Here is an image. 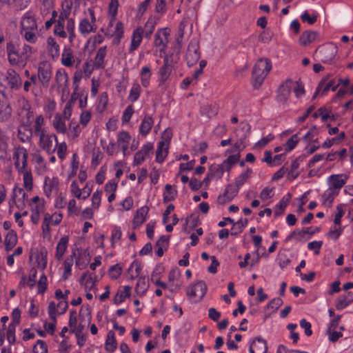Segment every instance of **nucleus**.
Wrapping results in <instances>:
<instances>
[{"mask_svg":"<svg viewBox=\"0 0 353 353\" xmlns=\"http://www.w3.org/2000/svg\"><path fill=\"white\" fill-rule=\"evenodd\" d=\"M173 68V58L171 55H166L164 58L163 65L159 70V81L164 83L169 78Z\"/></svg>","mask_w":353,"mask_h":353,"instance_id":"10","label":"nucleus"},{"mask_svg":"<svg viewBox=\"0 0 353 353\" xmlns=\"http://www.w3.org/2000/svg\"><path fill=\"white\" fill-rule=\"evenodd\" d=\"M21 172L23 174V180L24 187L28 190H31L32 189V186H33L32 175L31 171L26 169L25 171Z\"/></svg>","mask_w":353,"mask_h":353,"instance_id":"50","label":"nucleus"},{"mask_svg":"<svg viewBox=\"0 0 353 353\" xmlns=\"http://www.w3.org/2000/svg\"><path fill=\"white\" fill-rule=\"evenodd\" d=\"M334 330L335 329L327 328V330L329 340L334 343L337 341L343 336L341 332H336Z\"/></svg>","mask_w":353,"mask_h":353,"instance_id":"62","label":"nucleus"},{"mask_svg":"<svg viewBox=\"0 0 353 353\" xmlns=\"http://www.w3.org/2000/svg\"><path fill=\"white\" fill-rule=\"evenodd\" d=\"M353 298L350 296V293L348 295L340 296L336 303V307L337 310H342L347 306L349 304L352 303Z\"/></svg>","mask_w":353,"mask_h":353,"instance_id":"45","label":"nucleus"},{"mask_svg":"<svg viewBox=\"0 0 353 353\" xmlns=\"http://www.w3.org/2000/svg\"><path fill=\"white\" fill-rule=\"evenodd\" d=\"M155 26H156V21L154 19L150 18L147 21V22L145 25V28H144V32H145V36L147 37H150V35L152 34V32L154 30Z\"/></svg>","mask_w":353,"mask_h":353,"instance_id":"55","label":"nucleus"},{"mask_svg":"<svg viewBox=\"0 0 353 353\" xmlns=\"http://www.w3.org/2000/svg\"><path fill=\"white\" fill-rule=\"evenodd\" d=\"M102 192L97 190L94 192L92 196V205L94 209H98L101 200Z\"/></svg>","mask_w":353,"mask_h":353,"instance_id":"63","label":"nucleus"},{"mask_svg":"<svg viewBox=\"0 0 353 353\" xmlns=\"http://www.w3.org/2000/svg\"><path fill=\"white\" fill-rule=\"evenodd\" d=\"M17 325L10 324L6 332V338L9 343L14 344L15 342V329Z\"/></svg>","mask_w":353,"mask_h":353,"instance_id":"60","label":"nucleus"},{"mask_svg":"<svg viewBox=\"0 0 353 353\" xmlns=\"http://www.w3.org/2000/svg\"><path fill=\"white\" fill-rule=\"evenodd\" d=\"M79 251L78 249H73L72 251L71 255L68 257L64 261V272L63 274V277L64 279H66L69 275L71 274V268L74 263V260L76 259V256L77 253L79 254Z\"/></svg>","mask_w":353,"mask_h":353,"instance_id":"23","label":"nucleus"},{"mask_svg":"<svg viewBox=\"0 0 353 353\" xmlns=\"http://www.w3.org/2000/svg\"><path fill=\"white\" fill-rule=\"evenodd\" d=\"M12 117V109L7 99H0V123H6Z\"/></svg>","mask_w":353,"mask_h":353,"instance_id":"14","label":"nucleus"},{"mask_svg":"<svg viewBox=\"0 0 353 353\" xmlns=\"http://www.w3.org/2000/svg\"><path fill=\"white\" fill-rule=\"evenodd\" d=\"M91 21L88 19H83L81 20L79 25V30L80 33L83 36H87L92 32H95L97 30V26L95 25L96 18L94 13L92 10L90 11Z\"/></svg>","mask_w":353,"mask_h":353,"instance_id":"7","label":"nucleus"},{"mask_svg":"<svg viewBox=\"0 0 353 353\" xmlns=\"http://www.w3.org/2000/svg\"><path fill=\"white\" fill-rule=\"evenodd\" d=\"M55 80L59 87L65 88L68 85V76L65 70L59 69L57 71Z\"/></svg>","mask_w":353,"mask_h":353,"instance_id":"33","label":"nucleus"},{"mask_svg":"<svg viewBox=\"0 0 353 353\" xmlns=\"http://www.w3.org/2000/svg\"><path fill=\"white\" fill-rule=\"evenodd\" d=\"M316 52L319 54L322 62L327 64H332L335 61L338 52V48L334 44L328 43L319 48Z\"/></svg>","mask_w":353,"mask_h":353,"instance_id":"3","label":"nucleus"},{"mask_svg":"<svg viewBox=\"0 0 353 353\" xmlns=\"http://www.w3.org/2000/svg\"><path fill=\"white\" fill-rule=\"evenodd\" d=\"M122 272V268L119 265L112 266L109 270V275L112 279H118Z\"/></svg>","mask_w":353,"mask_h":353,"instance_id":"64","label":"nucleus"},{"mask_svg":"<svg viewBox=\"0 0 353 353\" xmlns=\"http://www.w3.org/2000/svg\"><path fill=\"white\" fill-rule=\"evenodd\" d=\"M206 290L205 283L203 281H199L188 290L187 294L191 298H195L200 301L205 294Z\"/></svg>","mask_w":353,"mask_h":353,"instance_id":"12","label":"nucleus"},{"mask_svg":"<svg viewBox=\"0 0 353 353\" xmlns=\"http://www.w3.org/2000/svg\"><path fill=\"white\" fill-rule=\"evenodd\" d=\"M239 190L233 184H228L223 194L217 199L219 204L224 205L231 201L237 194Z\"/></svg>","mask_w":353,"mask_h":353,"instance_id":"15","label":"nucleus"},{"mask_svg":"<svg viewBox=\"0 0 353 353\" xmlns=\"http://www.w3.org/2000/svg\"><path fill=\"white\" fill-rule=\"evenodd\" d=\"M131 288L130 286H125L124 290L121 294H117L114 299L115 304H119L123 302L125 297L129 296L130 294Z\"/></svg>","mask_w":353,"mask_h":353,"instance_id":"54","label":"nucleus"},{"mask_svg":"<svg viewBox=\"0 0 353 353\" xmlns=\"http://www.w3.org/2000/svg\"><path fill=\"white\" fill-rule=\"evenodd\" d=\"M347 177L343 175H332L329 178L330 189L338 192L345 183Z\"/></svg>","mask_w":353,"mask_h":353,"instance_id":"20","label":"nucleus"},{"mask_svg":"<svg viewBox=\"0 0 353 353\" xmlns=\"http://www.w3.org/2000/svg\"><path fill=\"white\" fill-rule=\"evenodd\" d=\"M19 108L18 115L20 117V123L31 124L34 113L28 100L22 97L18 101Z\"/></svg>","mask_w":353,"mask_h":353,"instance_id":"4","label":"nucleus"},{"mask_svg":"<svg viewBox=\"0 0 353 353\" xmlns=\"http://www.w3.org/2000/svg\"><path fill=\"white\" fill-rule=\"evenodd\" d=\"M44 124V118L40 114L38 115L34 121V132L36 136H38L42 133H44V132H47L48 130L43 127Z\"/></svg>","mask_w":353,"mask_h":353,"instance_id":"40","label":"nucleus"},{"mask_svg":"<svg viewBox=\"0 0 353 353\" xmlns=\"http://www.w3.org/2000/svg\"><path fill=\"white\" fill-rule=\"evenodd\" d=\"M291 194H288L286 196H283L282 199L280 201L279 205H277L274 210V214L276 216H280L284 212L285 208L288 205L290 199Z\"/></svg>","mask_w":353,"mask_h":353,"instance_id":"35","label":"nucleus"},{"mask_svg":"<svg viewBox=\"0 0 353 353\" xmlns=\"http://www.w3.org/2000/svg\"><path fill=\"white\" fill-rule=\"evenodd\" d=\"M252 174V169L247 168L245 172L241 173L236 179L235 181V185H234L237 189L243 185L247 180L250 178V175Z\"/></svg>","mask_w":353,"mask_h":353,"instance_id":"43","label":"nucleus"},{"mask_svg":"<svg viewBox=\"0 0 353 353\" xmlns=\"http://www.w3.org/2000/svg\"><path fill=\"white\" fill-rule=\"evenodd\" d=\"M28 153L23 147H18L14 152V165L19 172H23L27 168Z\"/></svg>","mask_w":353,"mask_h":353,"instance_id":"6","label":"nucleus"},{"mask_svg":"<svg viewBox=\"0 0 353 353\" xmlns=\"http://www.w3.org/2000/svg\"><path fill=\"white\" fill-rule=\"evenodd\" d=\"M37 30H30V31H24L21 32V35L23 36L25 39L31 43H35L37 41V36L36 34V32Z\"/></svg>","mask_w":353,"mask_h":353,"instance_id":"59","label":"nucleus"},{"mask_svg":"<svg viewBox=\"0 0 353 353\" xmlns=\"http://www.w3.org/2000/svg\"><path fill=\"white\" fill-rule=\"evenodd\" d=\"M47 43V49L49 54L54 59L59 55V46L56 42L55 39L49 37L46 41Z\"/></svg>","mask_w":353,"mask_h":353,"instance_id":"28","label":"nucleus"},{"mask_svg":"<svg viewBox=\"0 0 353 353\" xmlns=\"http://www.w3.org/2000/svg\"><path fill=\"white\" fill-rule=\"evenodd\" d=\"M20 25V32L37 30V24L35 19L28 14H26L22 17Z\"/></svg>","mask_w":353,"mask_h":353,"instance_id":"19","label":"nucleus"},{"mask_svg":"<svg viewBox=\"0 0 353 353\" xmlns=\"http://www.w3.org/2000/svg\"><path fill=\"white\" fill-rule=\"evenodd\" d=\"M69 238L67 236H64L61 238L59 243H57L56 248L55 257L57 260H61L68 247Z\"/></svg>","mask_w":353,"mask_h":353,"instance_id":"24","label":"nucleus"},{"mask_svg":"<svg viewBox=\"0 0 353 353\" xmlns=\"http://www.w3.org/2000/svg\"><path fill=\"white\" fill-rule=\"evenodd\" d=\"M267 350V342L261 337L256 338L250 346V353H266Z\"/></svg>","mask_w":353,"mask_h":353,"instance_id":"18","label":"nucleus"},{"mask_svg":"<svg viewBox=\"0 0 353 353\" xmlns=\"http://www.w3.org/2000/svg\"><path fill=\"white\" fill-rule=\"evenodd\" d=\"M17 243V235L14 230H10L6 236L4 243L6 250H12Z\"/></svg>","mask_w":353,"mask_h":353,"instance_id":"30","label":"nucleus"},{"mask_svg":"<svg viewBox=\"0 0 353 353\" xmlns=\"http://www.w3.org/2000/svg\"><path fill=\"white\" fill-rule=\"evenodd\" d=\"M130 139V135L125 131L121 132L118 135L117 144L121 148L125 156L127 154Z\"/></svg>","mask_w":353,"mask_h":353,"instance_id":"21","label":"nucleus"},{"mask_svg":"<svg viewBox=\"0 0 353 353\" xmlns=\"http://www.w3.org/2000/svg\"><path fill=\"white\" fill-rule=\"evenodd\" d=\"M185 59L189 66L194 65L199 60V45L196 39H192L189 43Z\"/></svg>","mask_w":353,"mask_h":353,"instance_id":"5","label":"nucleus"},{"mask_svg":"<svg viewBox=\"0 0 353 353\" xmlns=\"http://www.w3.org/2000/svg\"><path fill=\"white\" fill-rule=\"evenodd\" d=\"M272 64L268 59H259L252 70L253 86L259 88L270 72Z\"/></svg>","mask_w":353,"mask_h":353,"instance_id":"1","label":"nucleus"},{"mask_svg":"<svg viewBox=\"0 0 353 353\" xmlns=\"http://www.w3.org/2000/svg\"><path fill=\"white\" fill-rule=\"evenodd\" d=\"M299 139L296 134L292 135L284 145L285 150L286 152H290L295 148L298 143Z\"/></svg>","mask_w":353,"mask_h":353,"instance_id":"58","label":"nucleus"},{"mask_svg":"<svg viewBox=\"0 0 353 353\" xmlns=\"http://www.w3.org/2000/svg\"><path fill=\"white\" fill-rule=\"evenodd\" d=\"M59 187V180L57 178H46L45 179L44 191L48 196L56 193Z\"/></svg>","mask_w":353,"mask_h":353,"instance_id":"22","label":"nucleus"},{"mask_svg":"<svg viewBox=\"0 0 353 353\" xmlns=\"http://www.w3.org/2000/svg\"><path fill=\"white\" fill-rule=\"evenodd\" d=\"M314 233H315V231L312 230L311 228H307L306 229H303V230H300L299 232L294 231L286 238V241H289L292 239H293L294 237H295L296 236H299L302 237V236H304V235L306 234H309L312 235V234H313Z\"/></svg>","mask_w":353,"mask_h":353,"instance_id":"53","label":"nucleus"},{"mask_svg":"<svg viewBox=\"0 0 353 353\" xmlns=\"http://www.w3.org/2000/svg\"><path fill=\"white\" fill-rule=\"evenodd\" d=\"M36 261L38 268L41 270H44L47 265V251L46 250H41L36 256Z\"/></svg>","mask_w":353,"mask_h":353,"instance_id":"46","label":"nucleus"},{"mask_svg":"<svg viewBox=\"0 0 353 353\" xmlns=\"http://www.w3.org/2000/svg\"><path fill=\"white\" fill-rule=\"evenodd\" d=\"M6 50L10 61L16 62V57H17V52L16 50L14 45L12 42L8 43Z\"/></svg>","mask_w":353,"mask_h":353,"instance_id":"57","label":"nucleus"},{"mask_svg":"<svg viewBox=\"0 0 353 353\" xmlns=\"http://www.w3.org/2000/svg\"><path fill=\"white\" fill-rule=\"evenodd\" d=\"M141 88L138 83H134L130 92L129 100L134 102L136 101L140 95Z\"/></svg>","mask_w":353,"mask_h":353,"instance_id":"56","label":"nucleus"},{"mask_svg":"<svg viewBox=\"0 0 353 353\" xmlns=\"http://www.w3.org/2000/svg\"><path fill=\"white\" fill-rule=\"evenodd\" d=\"M148 211L149 208L148 206H143L137 211L133 219L134 228L140 226L145 221Z\"/></svg>","mask_w":353,"mask_h":353,"instance_id":"25","label":"nucleus"},{"mask_svg":"<svg viewBox=\"0 0 353 353\" xmlns=\"http://www.w3.org/2000/svg\"><path fill=\"white\" fill-rule=\"evenodd\" d=\"M337 194V191L329 188V190L325 192V193L323 195V204L327 207H330L334 201V196Z\"/></svg>","mask_w":353,"mask_h":353,"instance_id":"44","label":"nucleus"},{"mask_svg":"<svg viewBox=\"0 0 353 353\" xmlns=\"http://www.w3.org/2000/svg\"><path fill=\"white\" fill-rule=\"evenodd\" d=\"M224 172L225 171L221 164L213 165L210 169V174L212 178H221Z\"/></svg>","mask_w":353,"mask_h":353,"instance_id":"52","label":"nucleus"},{"mask_svg":"<svg viewBox=\"0 0 353 353\" xmlns=\"http://www.w3.org/2000/svg\"><path fill=\"white\" fill-rule=\"evenodd\" d=\"M70 11L68 10H63L61 12L59 15L58 19L61 21H66V30L69 34V40L72 41V40L75 38L76 35L74 33V20L72 18H69Z\"/></svg>","mask_w":353,"mask_h":353,"instance_id":"11","label":"nucleus"},{"mask_svg":"<svg viewBox=\"0 0 353 353\" xmlns=\"http://www.w3.org/2000/svg\"><path fill=\"white\" fill-rule=\"evenodd\" d=\"M32 135L30 124L20 123L17 134L19 139L23 143L28 142L31 139Z\"/></svg>","mask_w":353,"mask_h":353,"instance_id":"17","label":"nucleus"},{"mask_svg":"<svg viewBox=\"0 0 353 353\" xmlns=\"http://www.w3.org/2000/svg\"><path fill=\"white\" fill-rule=\"evenodd\" d=\"M153 119L150 116H145L139 128L140 133L146 136L153 125Z\"/></svg>","mask_w":353,"mask_h":353,"instance_id":"32","label":"nucleus"},{"mask_svg":"<svg viewBox=\"0 0 353 353\" xmlns=\"http://www.w3.org/2000/svg\"><path fill=\"white\" fill-rule=\"evenodd\" d=\"M294 82L290 79L286 80L279 88L276 100L279 103L285 104L290 95Z\"/></svg>","mask_w":353,"mask_h":353,"instance_id":"8","label":"nucleus"},{"mask_svg":"<svg viewBox=\"0 0 353 353\" xmlns=\"http://www.w3.org/2000/svg\"><path fill=\"white\" fill-rule=\"evenodd\" d=\"M317 33L313 31H305L303 32L299 38V42L302 46H307L314 41Z\"/></svg>","mask_w":353,"mask_h":353,"instance_id":"34","label":"nucleus"},{"mask_svg":"<svg viewBox=\"0 0 353 353\" xmlns=\"http://www.w3.org/2000/svg\"><path fill=\"white\" fill-rule=\"evenodd\" d=\"M52 77V67L48 62H41L39 65L38 78L43 86H48Z\"/></svg>","mask_w":353,"mask_h":353,"instance_id":"9","label":"nucleus"},{"mask_svg":"<svg viewBox=\"0 0 353 353\" xmlns=\"http://www.w3.org/2000/svg\"><path fill=\"white\" fill-rule=\"evenodd\" d=\"M240 154L239 153L230 155L227 159L221 164L224 171H230L232 167L239 160Z\"/></svg>","mask_w":353,"mask_h":353,"instance_id":"37","label":"nucleus"},{"mask_svg":"<svg viewBox=\"0 0 353 353\" xmlns=\"http://www.w3.org/2000/svg\"><path fill=\"white\" fill-rule=\"evenodd\" d=\"M81 132V129L79 123L76 121H71L69 125V134L68 136L71 139H74L78 137Z\"/></svg>","mask_w":353,"mask_h":353,"instance_id":"47","label":"nucleus"},{"mask_svg":"<svg viewBox=\"0 0 353 353\" xmlns=\"http://www.w3.org/2000/svg\"><path fill=\"white\" fill-rule=\"evenodd\" d=\"M37 137H39V145L41 149L49 154L55 151L57 145V137L54 134L47 131Z\"/></svg>","mask_w":353,"mask_h":353,"instance_id":"2","label":"nucleus"},{"mask_svg":"<svg viewBox=\"0 0 353 353\" xmlns=\"http://www.w3.org/2000/svg\"><path fill=\"white\" fill-rule=\"evenodd\" d=\"M168 35L167 29H163L155 34L154 46L159 48L161 52L163 51L167 46Z\"/></svg>","mask_w":353,"mask_h":353,"instance_id":"16","label":"nucleus"},{"mask_svg":"<svg viewBox=\"0 0 353 353\" xmlns=\"http://www.w3.org/2000/svg\"><path fill=\"white\" fill-rule=\"evenodd\" d=\"M7 84L12 90H19L22 85L19 74L13 69H9L6 75Z\"/></svg>","mask_w":353,"mask_h":353,"instance_id":"13","label":"nucleus"},{"mask_svg":"<svg viewBox=\"0 0 353 353\" xmlns=\"http://www.w3.org/2000/svg\"><path fill=\"white\" fill-rule=\"evenodd\" d=\"M148 284L146 279L143 276H140L137 282L136 292L138 294L143 295L147 290Z\"/></svg>","mask_w":353,"mask_h":353,"instance_id":"48","label":"nucleus"},{"mask_svg":"<svg viewBox=\"0 0 353 353\" xmlns=\"http://www.w3.org/2000/svg\"><path fill=\"white\" fill-rule=\"evenodd\" d=\"M151 77L150 69L148 66H145L141 71V84L143 87H148Z\"/></svg>","mask_w":353,"mask_h":353,"instance_id":"51","label":"nucleus"},{"mask_svg":"<svg viewBox=\"0 0 353 353\" xmlns=\"http://www.w3.org/2000/svg\"><path fill=\"white\" fill-rule=\"evenodd\" d=\"M334 84L333 80L328 81L327 78H323L319 84V86L315 92L313 99L316 97V96L321 92V94H325L332 86Z\"/></svg>","mask_w":353,"mask_h":353,"instance_id":"29","label":"nucleus"},{"mask_svg":"<svg viewBox=\"0 0 353 353\" xmlns=\"http://www.w3.org/2000/svg\"><path fill=\"white\" fill-rule=\"evenodd\" d=\"M34 353H48V347L46 343L41 340H38L33 347Z\"/></svg>","mask_w":353,"mask_h":353,"instance_id":"61","label":"nucleus"},{"mask_svg":"<svg viewBox=\"0 0 353 353\" xmlns=\"http://www.w3.org/2000/svg\"><path fill=\"white\" fill-rule=\"evenodd\" d=\"M168 147L165 145V142H159L156 152V160L159 163H162L168 154Z\"/></svg>","mask_w":353,"mask_h":353,"instance_id":"38","label":"nucleus"},{"mask_svg":"<svg viewBox=\"0 0 353 353\" xmlns=\"http://www.w3.org/2000/svg\"><path fill=\"white\" fill-rule=\"evenodd\" d=\"M142 33L143 30L141 28H137L136 30L134 31L132 37V42L131 46L130 48V52H132L140 45L141 41H142Z\"/></svg>","mask_w":353,"mask_h":353,"instance_id":"31","label":"nucleus"},{"mask_svg":"<svg viewBox=\"0 0 353 353\" xmlns=\"http://www.w3.org/2000/svg\"><path fill=\"white\" fill-rule=\"evenodd\" d=\"M140 271V263L137 261H134L128 270L127 276L128 277L129 279L133 280L139 275Z\"/></svg>","mask_w":353,"mask_h":353,"instance_id":"39","label":"nucleus"},{"mask_svg":"<svg viewBox=\"0 0 353 353\" xmlns=\"http://www.w3.org/2000/svg\"><path fill=\"white\" fill-rule=\"evenodd\" d=\"M74 63L73 51L70 48H65L61 55V63L66 67H71Z\"/></svg>","mask_w":353,"mask_h":353,"instance_id":"27","label":"nucleus"},{"mask_svg":"<svg viewBox=\"0 0 353 353\" xmlns=\"http://www.w3.org/2000/svg\"><path fill=\"white\" fill-rule=\"evenodd\" d=\"M106 55V47L100 48L96 54L94 59V65L99 68L103 66L104 62V58Z\"/></svg>","mask_w":353,"mask_h":353,"instance_id":"42","label":"nucleus"},{"mask_svg":"<svg viewBox=\"0 0 353 353\" xmlns=\"http://www.w3.org/2000/svg\"><path fill=\"white\" fill-rule=\"evenodd\" d=\"M251 127L249 123L242 122L240 124V128L235 130L236 137H241V139H246L250 134Z\"/></svg>","mask_w":353,"mask_h":353,"instance_id":"36","label":"nucleus"},{"mask_svg":"<svg viewBox=\"0 0 353 353\" xmlns=\"http://www.w3.org/2000/svg\"><path fill=\"white\" fill-rule=\"evenodd\" d=\"M176 195V190H173L170 184H166L165 187V192H163V201L168 202L174 199Z\"/></svg>","mask_w":353,"mask_h":353,"instance_id":"49","label":"nucleus"},{"mask_svg":"<svg viewBox=\"0 0 353 353\" xmlns=\"http://www.w3.org/2000/svg\"><path fill=\"white\" fill-rule=\"evenodd\" d=\"M65 119L61 115L56 114L52 121V126L57 133L65 134L67 132V126L65 124Z\"/></svg>","mask_w":353,"mask_h":353,"instance_id":"26","label":"nucleus"},{"mask_svg":"<svg viewBox=\"0 0 353 353\" xmlns=\"http://www.w3.org/2000/svg\"><path fill=\"white\" fill-rule=\"evenodd\" d=\"M117 348V341L114 337V333L112 331L108 332L106 341L105 350L108 352H112Z\"/></svg>","mask_w":353,"mask_h":353,"instance_id":"41","label":"nucleus"}]
</instances>
